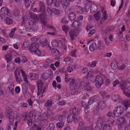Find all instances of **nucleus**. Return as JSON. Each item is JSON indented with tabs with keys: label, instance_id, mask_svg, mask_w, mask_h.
<instances>
[{
	"label": "nucleus",
	"instance_id": "f257e3e1",
	"mask_svg": "<svg viewBox=\"0 0 130 130\" xmlns=\"http://www.w3.org/2000/svg\"><path fill=\"white\" fill-rule=\"evenodd\" d=\"M125 110L123 106H118L116 107L113 110V114L115 117H120L123 113Z\"/></svg>",
	"mask_w": 130,
	"mask_h": 130
},
{
	"label": "nucleus",
	"instance_id": "f03ea898",
	"mask_svg": "<svg viewBox=\"0 0 130 130\" xmlns=\"http://www.w3.org/2000/svg\"><path fill=\"white\" fill-rule=\"evenodd\" d=\"M102 46V42L100 40H98L96 43H93L90 46L89 49L91 51L93 52L95 49H101Z\"/></svg>",
	"mask_w": 130,
	"mask_h": 130
},
{
	"label": "nucleus",
	"instance_id": "7ed1b4c3",
	"mask_svg": "<svg viewBox=\"0 0 130 130\" xmlns=\"http://www.w3.org/2000/svg\"><path fill=\"white\" fill-rule=\"evenodd\" d=\"M1 14L6 18H9L10 17V10L8 8L5 7L1 8Z\"/></svg>",
	"mask_w": 130,
	"mask_h": 130
},
{
	"label": "nucleus",
	"instance_id": "20e7f679",
	"mask_svg": "<svg viewBox=\"0 0 130 130\" xmlns=\"http://www.w3.org/2000/svg\"><path fill=\"white\" fill-rule=\"evenodd\" d=\"M39 47V43L36 42L32 43L29 48V51L31 53H33Z\"/></svg>",
	"mask_w": 130,
	"mask_h": 130
},
{
	"label": "nucleus",
	"instance_id": "39448f33",
	"mask_svg": "<svg viewBox=\"0 0 130 130\" xmlns=\"http://www.w3.org/2000/svg\"><path fill=\"white\" fill-rule=\"evenodd\" d=\"M12 109L9 107H7L5 112L6 115L8 116V118L9 120H14V118L13 116L12 115Z\"/></svg>",
	"mask_w": 130,
	"mask_h": 130
},
{
	"label": "nucleus",
	"instance_id": "423d86ee",
	"mask_svg": "<svg viewBox=\"0 0 130 130\" xmlns=\"http://www.w3.org/2000/svg\"><path fill=\"white\" fill-rule=\"evenodd\" d=\"M14 120H9V125L8 126V130H16L17 127V122H15V124L14 123Z\"/></svg>",
	"mask_w": 130,
	"mask_h": 130
},
{
	"label": "nucleus",
	"instance_id": "0eeeda50",
	"mask_svg": "<svg viewBox=\"0 0 130 130\" xmlns=\"http://www.w3.org/2000/svg\"><path fill=\"white\" fill-rule=\"evenodd\" d=\"M70 114L74 116L78 115L79 112V110L75 106L71 108L69 110Z\"/></svg>",
	"mask_w": 130,
	"mask_h": 130
},
{
	"label": "nucleus",
	"instance_id": "6e6552de",
	"mask_svg": "<svg viewBox=\"0 0 130 130\" xmlns=\"http://www.w3.org/2000/svg\"><path fill=\"white\" fill-rule=\"evenodd\" d=\"M81 23L78 20L75 21L72 23L71 26L72 27H75V30L76 31H79L80 30L79 27L81 26Z\"/></svg>",
	"mask_w": 130,
	"mask_h": 130
},
{
	"label": "nucleus",
	"instance_id": "1a4fd4ad",
	"mask_svg": "<svg viewBox=\"0 0 130 130\" xmlns=\"http://www.w3.org/2000/svg\"><path fill=\"white\" fill-rule=\"evenodd\" d=\"M16 80L18 82H20L22 81L20 74V72L16 69L14 72Z\"/></svg>",
	"mask_w": 130,
	"mask_h": 130
},
{
	"label": "nucleus",
	"instance_id": "9d476101",
	"mask_svg": "<svg viewBox=\"0 0 130 130\" xmlns=\"http://www.w3.org/2000/svg\"><path fill=\"white\" fill-rule=\"evenodd\" d=\"M76 30H75L74 29H71L69 31V35L72 41L74 40V36L76 35Z\"/></svg>",
	"mask_w": 130,
	"mask_h": 130
},
{
	"label": "nucleus",
	"instance_id": "9b49d317",
	"mask_svg": "<svg viewBox=\"0 0 130 130\" xmlns=\"http://www.w3.org/2000/svg\"><path fill=\"white\" fill-rule=\"evenodd\" d=\"M29 78L32 80H36L38 78L39 75L37 74L30 73L28 75Z\"/></svg>",
	"mask_w": 130,
	"mask_h": 130
},
{
	"label": "nucleus",
	"instance_id": "f8f14e48",
	"mask_svg": "<svg viewBox=\"0 0 130 130\" xmlns=\"http://www.w3.org/2000/svg\"><path fill=\"white\" fill-rule=\"evenodd\" d=\"M40 7L39 11L40 12H45L46 11V6L43 2H40L39 3Z\"/></svg>",
	"mask_w": 130,
	"mask_h": 130
},
{
	"label": "nucleus",
	"instance_id": "ddd939ff",
	"mask_svg": "<svg viewBox=\"0 0 130 130\" xmlns=\"http://www.w3.org/2000/svg\"><path fill=\"white\" fill-rule=\"evenodd\" d=\"M98 105L99 108L102 109L106 107V103L105 101L101 100L98 102Z\"/></svg>",
	"mask_w": 130,
	"mask_h": 130
},
{
	"label": "nucleus",
	"instance_id": "4468645a",
	"mask_svg": "<svg viewBox=\"0 0 130 130\" xmlns=\"http://www.w3.org/2000/svg\"><path fill=\"white\" fill-rule=\"evenodd\" d=\"M38 89V91L40 92L41 91V89L42 90V86H43L44 83L41 80H38L37 82Z\"/></svg>",
	"mask_w": 130,
	"mask_h": 130
},
{
	"label": "nucleus",
	"instance_id": "2eb2a0df",
	"mask_svg": "<svg viewBox=\"0 0 130 130\" xmlns=\"http://www.w3.org/2000/svg\"><path fill=\"white\" fill-rule=\"evenodd\" d=\"M78 130H88V128L86 126H84L83 123L80 122L79 123Z\"/></svg>",
	"mask_w": 130,
	"mask_h": 130
},
{
	"label": "nucleus",
	"instance_id": "dca6fc26",
	"mask_svg": "<svg viewBox=\"0 0 130 130\" xmlns=\"http://www.w3.org/2000/svg\"><path fill=\"white\" fill-rule=\"evenodd\" d=\"M119 85L120 88L122 90L123 92L126 90L127 85L126 83H124L122 84L121 83Z\"/></svg>",
	"mask_w": 130,
	"mask_h": 130
},
{
	"label": "nucleus",
	"instance_id": "f3484780",
	"mask_svg": "<svg viewBox=\"0 0 130 130\" xmlns=\"http://www.w3.org/2000/svg\"><path fill=\"white\" fill-rule=\"evenodd\" d=\"M84 89L87 91H91L92 89V87L89 83H88L84 85Z\"/></svg>",
	"mask_w": 130,
	"mask_h": 130
},
{
	"label": "nucleus",
	"instance_id": "a211bd4d",
	"mask_svg": "<svg viewBox=\"0 0 130 130\" xmlns=\"http://www.w3.org/2000/svg\"><path fill=\"white\" fill-rule=\"evenodd\" d=\"M69 19L71 21L75 20L76 18V14L74 13H71L69 15Z\"/></svg>",
	"mask_w": 130,
	"mask_h": 130
},
{
	"label": "nucleus",
	"instance_id": "6ab92c4d",
	"mask_svg": "<svg viewBox=\"0 0 130 130\" xmlns=\"http://www.w3.org/2000/svg\"><path fill=\"white\" fill-rule=\"evenodd\" d=\"M91 13H93L98 10V7L97 6L94 5H92L91 7Z\"/></svg>",
	"mask_w": 130,
	"mask_h": 130
},
{
	"label": "nucleus",
	"instance_id": "aec40b11",
	"mask_svg": "<svg viewBox=\"0 0 130 130\" xmlns=\"http://www.w3.org/2000/svg\"><path fill=\"white\" fill-rule=\"evenodd\" d=\"M61 4L65 7H68L70 5V2L69 0H61Z\"/></svg>",
	"mask_w": 130,
	"mask_h": 130
},
{
	"label": "nucleus",
	"instance_id": "412c9836",
	"mask_svg": "<svg viewBox=\"0 0 130 130\" xmlns=\"http://www.w3.org/2000/svg\"><path fill=\"white\" fill-rule=\"evenodd\" d=\"M20 71L23 77L24 80L26 83H28V81L27 80V76L25 75V72L22 69Z\"/></svg>",
	"mask_w": 130,
	"mask_h": 130
},
{
	"label": "nucleus",
	"instance_id": "4be33fe9",
	"mask_svg": "<svg viewBox=\"0 0 130 130\" xmlns=\"http://www.w3.org/2000/svg\"><path fill=\"white\" fill-rule=\"evenodd\" d=\"M12 54L11 53H8L5 56V58L7 62H10L12 59Z\"/></svg>",
	"mask_w": 130,
	"mask_h": 130
},
{
	"label": "nucleus",
	"instance_id": "5701e85b",
	"mask_svg": "<svg viewBox=\"0 0 130 130\" xmlns=\"http://www.w3.org/2000/svg\"><path fill=\"white\" fill-rule=\"evenodd\" d=\"M103 124V121L102 118H99L97 119L96 122V125L100 126H102Z\"/></svg>",
	"mask_w": 130,
	"mask_h": 130
},
{
	"label": "nucleus",
	"instance_id": "b1692460",
	"mask_svg": "<svg viewBox=\"0 0 130 130\" xmlns=\"http://www.w3.org/2000/svg\"><path fill=\"white\" fill-rule=\"evenodd\" d=\"M63 118V116L59 114H57L55 117V119L57 121H62Z\"/></svg>",
	"mask_w": 130,
	"mask_h": 130
},
{
	"label": "nucleus",
	"instance_id": "393cba45",
	"mask_svg": "<svg viewBox=\"0 0 130 130\" xmlns=\"http://www.w3.org/2000/svg\"><path fill=\"white\" fill-rule=\"evenodd\" d=\"M73 116V115L70 114L68 115L67 119V121L68 123H69L70 122H71L73 120L74 116Z\"/></svg>",
	"mask_w": 130,
	"mask_h": 130
},
{
	"label": "nucleus",
	"instance_id": "a878e982",
	"mask_svg": "<svg viewBox=\"0 0 130 130\" xmlns=\"http://www.w3.org/2000/svg\"><path fill=\"white\" fill-rule=\"evenodd\" d=\"M123 105L125 107L126 109H127L128 107H130V101H127L123 102Z\"/></svg>",
	"mask_w": 130,
	"mask_h": 130
},
{
	"label": "nucleus",
	"instance_id": "bb28decb",
	"mask_svg": "<svg viewBox=\"0 0 130 130\" xmlns=\"http://www.w3.org/2000/svg\"><path fill=\"white\" fill-rule=\"evenodd\" d=\"M30 14L31 18L34 20L36 21L39 20V17L37 16V15L34 14L32 12L30 13Z\"/></svg>",
	"mask_w": 130,
	"mask_h": 130
},
{
	"label": "nucleus",
	"instance_id": "cd10ccee",
	"mask_svg": "<svg viewBox=\"0 0 130 130\" xmlns=\"http://www.w3.org/2000/svg\"><path fill=\"white\" fill-rule=\"evenodd\" d=\"M49 74L47 73H43L41 76L42 78L44 80H46L48 78V76Z\"/></svg>",
	"mask_w": 130,
	"mask_h": 130
},
{
	"label": "nucleus",
	"instance_id": "c85d7f7f",
	"mask_svg": "<svg viewBox=\"0 0 130 130\" xmlns=\"http://www.w3.org/2000/svg\"><path fill=\"white\" fill-rule=\"evenodd\" d=\"M96 82H100V83H103V80L102 77L101 76L98 75L96 76Z\"/></svg>",
	"mask_w": 130,
	"mask_h": 130
},
{
	"label": "nucleus",
	"instance_id": "c756f323",
	"mask_svg": "<svg viewBox=\"0 0 130 130\" xmlns=\"http://www.w3.org/2000/svg\"><path fill=\"white\" fill-rule=\"evenodd\" d=\"M125 121V119L124 117L119 118L118 120L119 123L121 125L124 124Z\"/></svg>",
	"mask_w": 130,
	"mask_h": 130
},
{
	"label": "nucleus",
	"instance_id": "7c9ffc66",
	"mask_svg": "<svg viewBox=\"0 0 130 130\" xmlns=\"http://www.w3.org/2000/svg\"><path fill=\"white\" fill-rule=\"evenodd\" d=\"M47 40L45 38H44V40L43 41L42 40H39V42L40 44L42 45L43 47L45 46L46 44Z\"/></svg>",
	"mask_w": 130,
	"mask_h": 130
},
{
	"label": "nucleus",
	"instance_id": "2f4dec72",
	"mask_svg": "<svg viewBox=\"0 0 130 130\" xmlns=\"http://www.w3.org/2000/svg\"><path fill=\"white\" fill-rule=\"evenodd\" d=\"M14 86L12 84L8 86V88L10 91L13 95L14 94Z\"/></svg>",
	"mask_w": 130,
	"mask_h": 130
},
{
	"label": "nucleus",
	"instance_id": "473e14b6",
	"mask_svg": "<svg viewBox=\"0 0 130 130\" xmlns=\"http://www.w3.org/2000/svg\"><path fill=\"white\" fill-rule=\"evenodd\" d=\"M111 98L113 101L116 102L119 100V97L118 95H114L112 96Z\"/></svg>",
	"mask_w": 130,
	"mask_h": 130
},
{
	"label": "nucleus",
	"instance_id": "72a5a7b5",
	"mask_svg": "<svg viewBox=\"0 0 130 130\" xmlns=\"http://www.w3.org/2000/svg\"><path fill=\"white\" fill-rule=\"evenodd\" d=\"M62 29L66 33V34H67L68 31L69 30V28L68 25H64L62 27Z\"/></svg>",
	"mask_w": 130,
	"mask_h": 130
},
{
	"label": "nucleus",
	"instance_id": "f704fd0d",
	"mask_svg": "<svg viewBox=\"0 0 130 130\" xmlns=\"http://www.w3.org/2000/svg\"><path fill=\"white\" fill-rule=\"evenodd\" d=\"M100 14V12L98 11L94 15V16L96 20H99Z\"/></svg>",
	"mask_w": 130,
	"mask_h": 130
},
{
	"label": "nucleus",
	"instance_id": "c9c22d12",
	"mask_svg": "<svg viewBox=\"0 0 130 130\" xmlns=\"http://www.w3.org/2000/svg\"><path fill=\"white\" fill-rule=\"evenodd\" d=\"M45 12H43V13L39 15V18H40L41 21H43L45 20Z\"/></svg>",
	"mask_w": 130,
	"mask_h": 130
},
{
	"label": "nucleus",
	"instance_id": "e433bc0d",
	"mask_svg": "<svg viewBox=\"0 0 130 130\" xmlns=\"http://www.w3.org/2000/svg\"><path fill=\"white\" fill-rule=\"evenodd\" d=\"M54 4L56 7H59L60 4V2L59 0H54Z\"/></svg>",
	"mask_w": 130,
	"mask_h": 130
},
{
	"label": "nucleus",
	"instance_id": "4c0bfd02",
	"mask_svg": "<svg viewBox=\"0 0 130 130\" xmlns=\"http://www.w3.org/2000/svg\"><path fill=\"white\" fill-rule=\"evenodd\" d=\"M55 127V125L53 124H50L49 127H48L46 130H54Z\"/></svg>",
	"mask_w": 130,
	"mask_h": 130
},
{
	"label": "nucleus",
	"instance_id": "58836bf2",
	"mask_svg": "<svg viewBox=\"0 0 130 130\" xmlns=\"http://www.w3.org/2000/svg\"><path fill=\"white\" fill-rule=\"evenodd\" d=\"M107 122L108 123V124H109V125H113V124L115 122V121L114 120L112 119L111 118H110L108 119V120Z\"/></svg>",
	"mask_w": 130,
	"mask_h": 130
},
{
	"label": "nucleus",
	"instance_id": "ea45409f",
	"mask_svg": "<svg viewBox=\"0 0 130 130\" xmlns=\"http://www.w3.org/2000/svg\"><path fill=\"white\" fill-rule=\"evenodd\" d=\"M52 52L53 54H54L55 55H58L59 53L58 50L56 48H54L52 50Z\"/></svg>",
	"mask_w": 130,
	"mask_h": 130
},
{
	"label": "nucleus",
	"instance_id": "a19ab883",
	"mask_svg": "<svg viewBox=\"0 0 130 130\" xmlns=\"http://www.w3.org/2000/svg\"><path fill=\"white\" fill-rule=\"evenodd\" d=\"M103 130H112L109 125L105 124L103 127Z\"/></svg>",
	"mask_w": 130,
	"mask_h": 130
},
{
	"label": "nucleus",
	"instance_id": "79ce46f5",
	"mask_svg": "<svg viewBox=\"0 0 130 130\" xmlns=\"http://www.w3.org/2000/svg\"><path fill=\"white\" fill-rule=\"evenodd\" d=\"M8 67H9L10 69L13 70L14 68V64L13 62H10L7 65Z\"/></svg>",
	"mask_w": 130,
	"mask_h": 130
},
{
	"label": "nucleus",
	"instance_id": "37998d69",
	"mask_svg": "<svg viewBox=\"0 0 130 130\" xmlns=\"http://www.w3.org/2000/svg\"><path fill=\"white\" fill-rule=\"evenodd\" d=\"M106 13L107 12L105 11H104L102 13V16L103 17L102 18V19L104 21L106 20L107 19V17L106 16Z\"/></svg>",
	"mask_w": 130,
	"mask_h": 130
},
{
	"label": "nucleus",
	"instance_id": "c03bdc74",
	"mask_svg": "<svg viewBox=\"0 0 130 130\" xmlns=\"http://www.w3.org/2000/svg\"><path fill=\"white\" fill-rule=\"evenodd\" d=\"M20 11L18 10H15L13 12L14 15L17 17L19 16L20 15Z\"/></svg>",
	"mask_w": 130,
	"mask_h": 130
},
{
	"label": "nucleus",
	"instance_id": "a18cd8bd",
	"mask_svg": "<svg viewBox=\"0 0 130 130\" xmlns=\"http://www.w3.org/2000/svg\"><path fill=\"white\" fill-rule=\"evenodd\" d=\"M64 123L61 121H60L56 124V126L57 127L59 128H61L63 125Z\"/></svg>",
	"mask_w": 130,
	"mask_h": 130
},
{
	"label": "nucleus",
	"instance_id": "49530a36",
	"mask_svg": "<svg viewBox=\"0 0 130 130\" xmlns=\"http://www.w3.org/2000/svg\"><path fill=\"white\" fill-rule=\"evenodd\" d=\"M84 11V9L81 7L79 6L77 9V12L80 14L82 13Z\"/></svg>",
	"mask_w": 130,
	"mask_h": 130
},
{
	"label": "nucleus",
	"instance_id": "de8ad7c7",
	"mask_svg": "<svg viewBox=\"0 0 130 130\" xmlns=\"http://www.w3.org/2000/svg\"><path fill=\"white\" fill-rule=\"evenodd\" d=\"M52 101L50 100H48L47 102L45 103V106L47 107L50 106L52 104Z\"/></svg>",
	"mask_w": 130,
	"mask_h": 130
},
{
	"label": "nucleus",
	"instance_id": "09e8293b",
	"mask_svg": "<svg viewBox=\"0 0 130 130\" xmlns=\"http://www.w3.org/2000/svg\"><path fill=\"white\" fill-rule=\"evenodd\" d=\"M7 18L6 19V23L8 24H11L13 23V21L11 19Z\"/></svg>",
	"mask_w": 130,
	"mask_h": 130
},
{
	"label": "nucleus",
	"instance_id": "8fccbe9b",
	"mask_svg": "<svg viewBox=\"0 0 130 130\" xmlns=\"http://www.w3.org/2000/svg\"><path fill=\"white\" fill-rule=\"evenodd\" d=\"M34 53L38 56H40L41 54V51L38 49V48H37V49L35 51V52Z\"/></svg>",
	"mask_w": 130,
	"mask_h": 130
},
{
	"label": "nucleus",
	"instance_id": "3c124183",
	"mask_svg": "<svg viewBox=\"0 0 130 130\" xmlns=\"http://www.w3.org/2000/svg\"><path fill=\"white\" fill-rule=\"evenodd\" d=\"M101 94L103 98H106L108 97V96L107 95V93L105 92L104 91H102L101 92Z\"/></svg>",
	"mask_w": 130,
	"mask_h": 130
},
{
	"label": "nucleus",
	"instance_id": "603ef678",
	"mask_svg": "<svg viewBox=\"0 0 130 130\" xmlns=\"http://www.w3.org/2000/svg\"><path fill=\"white\" fill-rule=\"evenodd\" d=\"M52 11L54 14L56 15L60 13L59 10L56 9H53Z\"/></svg>",
	"mask_w": 130,
	"mask_h": 130
},
{
	"label": "nucleus",
	"instance_id": "864d4df0",
	"mask_svg": "<svg viewBox=\"0 0 130 130\" xmlns=\"http://www.w3.org/2000/svg\"><path fill=\"white\" fill-rule=\"evenodd\" d=\"M22 117L23 118H24V120H26V118H27L28 116V114L27 112H25L23 113L21 115Z\"/></svg>",
	"mask_w": 130,
	"mask_h": 130
},
{
	"label": "nucleus",
	"instance_id": "5fc2aeb1",
	"mask_svg": "<svg viewBox=\"0 0 130 130\" xmlns=\"http://www.w3.org/2000/svg\"><path fill=\"white\" fill-rule=\"evenodd\" d=\"M54 0H46V4L48 6L52 5L53 2Z\"/></svg>",
	"mask_w": 130,
	"mask_h": 130
},
{
	"label": "nucleus",
	"instance_id": "6e6d98bb",
	"mask_svg": "<svg viewBox=\"0 0 130 130\" xmlns=\"http://www.w3.org/2000/svg\"><path fill=\"white\" fill-rule=\"evenodd\" d=\"M27 123L29 126H31L32 124V120L31 118H28L27 120Z\"/></svg>",
	"mask_w": 130,
	"mask_h": 130
},
{
	"label": "nucleus",
	"instance_id": "4d7b16f0",
	"mask_svg": "<svg viewBox=\"0 0 130 130\" xmlns=\"http://www.w3.org/2000/svg\"><path fill=\"white\" fill-rule=\"evenodd\" d=\"M90 78L92 82H95L96 81V77H94L93 75H91Z\"/></svg>",
	"mask_w": 130,
	"mask_h": 130
},
{
	"label": "nucleus",
	"instance_id": "13d9d810",
	"mask_svg": "<svg viewBox=\"0 0 130 130\" xmlns=\"http://www.w3.org/2000/svg\"><path fill=\"white\" fill-rule=\"evenodd\" d=\"M111 67L112 69L115 70L117 68L118 66L116 63L115 64L113 63H112L111 64Z\"/></svg>",
	"mask_w": 130,
	"mask_h": 130
},
{
	"label": "nucleus",
	"instance_id": "bf43d9fd",
	"mask_svg": "<svg viewBox=\"0 0 130 130\" xmlns=\"http://www.w3.org/2000/svg\"><path fill=\"white\" fill-rule=\"evenodd\" d=\"M29 45V44L28 42H25L23 43L22 47L23 48H27Z\"/></svg>",
	"mask_w": 130,
	"mask_h": 130
},
{
	"label": "nucleus",
	"instance_id": "052dcab7",
	"mask_svg": "<svg viewBox=\"0 0 130 130\" xmlns=\"http://www.w3.org/2000/svg\"><path fill=\"white\" fill-rule=\"evenodd\" d=\"M119 82V80L117 79H116L114 81L113 83V87H115L116 85L119 84H120Z\"/></svg>",
	"mask_w": 130,
	"mask_h": 130
},
{
	"label": "nucleus",
	"instance_id": "680f3d73",
	"mask_svg": "<svg viewBox=\"0 0 130 130\" xmlns=\"http://www.w3.org/2000/svg\"><path fill=\"white\" fill-rule=\"evenodd\" d=\"M70 85L72 86L75 83V81L74 79L72 78H70Z\"/></svg>",
	"mask_w": 130,
	"mask_h": 130
},
{
	"label": "nucleus",
	"instance_id": "e2e57ef3",
	"mask_svg": "<svg viewBox=\"0 0 130 130\" xmlns=\"http://www.w3.org/2000/svg\"><path fill=\"white\" fill-rule=\"evenodd\" d=\"M14 61L16 63H19L21 62V59L20 57H18L15 58Z\"/></svg>",
	"mask_w": 130,
	"mask_h": 130
},
{
	"label": "nucleus",
	"instance_id": "0e129e2a",
	"mask_svg": "<svg viewBox=\"0 0 130 130\" xmlns=\"http://www.w3.org/2000/svg\"><path fill=\"white\" fill-rule=\"evenodd\" d=\"M27 22L28 23V24H29L30 22H28L27 20V18H25V17H23L22 19V23L23 24L26 23Z\"/></svg>",
	"mask_w": 130,
	"mask_h": 130
},
{
	"label": "nucleus",
	"instance_id": "69168bd1",
	"mask_svg": "<svg viewBox=\"0 0 130 130\" xmlns=\"http://www.w3.org/2000/svg\"><path fill=\"white\" fill-rule=\"evenodd\" d=\"M95 33V31L94 29H92L90 31L89 33L88 34V36L90 37L91 36Z\"/></svg>",
	"mask_w": 130,
	"mask_h": 130
},
{
	"label": "nucleus",
	"instance_id": "338daca9",
	"mask_svg": "<svg viewBox=\"0 0 130 130\" xmlns=\"http://www.w3.org/2000/svg\"><path fill=\"white\" fill-rule=\"evenodd\" d=\"M15 92L16 93H19L20 91V89L19 87H16L15 89Z\"/></svg>",
	"mask_w": 130,
	"mask_h": 130
},
{
	"label": "nucleus",
	"instance_id": "774afa93",
	"mask_svg": "<svg viewBox=\"0 0 130 130\" xmlns=\"http://www.w3.org/2000/svg\"><path fill=\"white\" fill-rule=\"evenodd\" d=\"M96 99H94V98H92L88 102V104L89 105H91L94 102H95L96 101Z\"/></svg>",
	"mask_w": 130,
	"mask_h": 130
}]
</instances>
